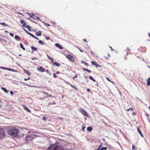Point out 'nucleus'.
Listing matches in <instances>:
<instances>
[{"instance_id": "nucleus-1", "label": "nucleus", "mask_w": 150, "mask_h": 150, "mask_svg": "<svg viewBox=\"0 0 150 150\" xmlns=\"http://www.w3.org/2000/svg\"><path fill=\"white\" fill-rule=\"evenodd\" d=\"M48 150H69L64 149L62 145L58 142H56L53 144H51L47 148Z\"/></svg>"}, {"instance_id": "nucleus-2", "label": "nucleus", "mask_w": 150, "mask_h": 150, "mask_svg": "<svg viewBox=\"0 0 150 150\" xmlns=\"http://www.w3.org/2000/svg\"><path fill=\"white\" fill-rule=\"evenodd\" d=\"M8 133L13 137H16L19 133V130L15 127H11L7 130Z\"/></svg>"}, {"instance_id": "nucleus-3", "label": "nucleus", "mask_w": 150, "mask_h": 150, "mask_svg": "<svg viewBox=\"0 0 150 150\" xmlns=\"http://www.w3.org/2000/svg\"><path fill=\"white\" fill-rule=\"evenodd\" d=\"M35 137V135L33 134H31L30 133V134H27L25 138V140L26 142H29L30 141L32 140Z\"/></svg>"}, {"instance_id": "nucleus-4", "label": "nucleus", "mask_w": 150, "mask_h": 150, "mask_svg": "<svg viewBox=\"0 0 150 150\" xmlns=\"http://www.w3.org/2000/svg\"><path fill=\"white\" fill-rule=\"evenodd\" d=\"M79 111L82 113L83 115L86 117H88V114L86 111L81 108H80L78 110Z\"/></svg>"}, {"instance_id": "nucleus-5", "label": "nucleus", "mask_w": 150, "mask_h": 150, "mask_svg": "<svg viewBox=\"0 0 150 150\" xmlns=\"http://www.w3.org/2000/svg\"><path fill=\"white\" fill-rule=\"evenodd\" d=\"M5 132L4 129L2 128H0V138H2L5 136Z\"/></svg>"}, {"instance_id": "nucleus-6", "label": "nucleus", "mask_w": 150, "mask_h": 150, "mask_svg": "<svg viewBox=\"0 0 150 150\" xmlns=\"http://www.w3.org/2000/svg\"><path fill=\"white\" fill-rule=\"evenodd\" d=\"M66 57L71 62H73L75 60L73 56L70 54H68L67 55Z\"/></svg>"}, {"instance_id": "nucleus-7", "label": "nucleus", "mask_w": 150, "mask_h": 150, "mask_svg": "<svg viewBox=\"0 0 150 150\" xmlns=\"http://www.w3.org/2000/svg\"><path fill=\"white\" fill-rule=\"evenodd\" d=\"M0 68L2 69H3L4 70H7L8 71H14V69H11V68H7L6 67H0Z\"/></svg>"}, {"instance_id": "nucleus-8", "label": "nucleus", "mask_w": 150, "mask_h": 150, "mask_svg": "<svg viewBox=\"0 0 150 150\" xmlns=\"http://www.w3.org/2000/svg\"><path fill=\"white\" fill-rule=\"evenodd\" d=\"M37 69L38 71L41 72H43L45 71L44 69L42 67H38Z\"/></svg>"}, {"instance_id": "nucleus-9", "label": "nucleus", "mask_w": 150, "mask_h": 150, "mask_svg": "<svg viewBox=\"0 0 150 150\" xmlns=\"http://www.w3.org/2000/svg\"><path fill=\"white\" fill-rule=\"evenodd\" d=\"M91 64L93 65H95L96 67H101V66L99 65L97 63V62L95 61H93L92 62Z\"/></svg>"}, {"instance_id": "nucleus-10", "label": "nucleus", "mask_w": 150, "mask_h": 150, "mask_svg": "<svg viewBox=\"0 0 150 150\" xmlns=\"http://www.w3.org/2000/svg\"><path fill=\"white\" fill-rule=\"evenodd\" d=\"M23 107H24V109L26 110L27 112H30V110L25 105H23Z\"/></svg>"}, {"instance_id": "nucleus-11", "label": "nucleus", "mask_w": 150, "mask_h": 150, "mask_svg": "<svg viewBox=\"0 0 150 150\" xmlns=\"http://www.w3.org/2000/svg\"><path fill=\"white\" fill-rule=\"evenodd\" d=\"M55 45L57 47H59L60 49H62L63 48L58 43H56Z\"/></svg>"}, {"instance_id": "nucleus-12", "label": "nucleus", "mask_w": 150, "mask_h": 150, "mask_svg": "<svg viewBox=\"0 0 150 150\" xmlns=\"http://www.w3.org/2000/svg\"><path fill=\"white\" fill-rule=\"evenodd\" d=\"M24 72L26 73L29 76H30L31 75V73L29 72L28 70H26L25 69H24Z\"/></svg>"}, {"instance_id": "nucleus-13", "label": "nucleus", "mask_w": 150, "mask_h": 150, "mask_svg": "<svg viewBox=\"0 0 150 150\" xmlns=\"http://www.w3.org/2000/svg\"><path fill=\"white\" fill-rule=\"evenodd\" d=\"M42 34V32L40 31L37 32L36 33V35L37 36H40Z\"/></svg>"}, {"instance_id": "nucleus-14", "label": "nucleus", "mask_w": 150, "mask_h": 150, "mask_svg": "<svg viewBox=\"0 0 150 150\" xmlns=\"http://www.w3.org/2000/svg\"><path fill=\"white\" fill-rule=\"evenodd\" d=\"M137 131H138V132L140 134L141 136L142 137H143V134H142V133L141 132L140 129L138 127H137Z\"/></svg>"}, {"instance_id": "nucleus-15", "label": "nucleus", "mask_w": 150, "mask_h": 150, "mask_svg": "<svg viewBox=\"0 0 150 150\" xmlns=\"http://www.w3.org/2000/svg\"><path fill=\"white\" fill-rule=\"evenodd\" d=\"M93 129V128L91 127H88L87 128V130L88 131L91 132Z\"/></svg>"}, {"instance_id": "nucleus-16", "label": "nucleus", "mask_w": 150, "mask_h": 150, "mask_svg": "<svg viewBox=\"0 0 150 150\" xmlns=\"http://www.w3.org/2000/svg\"><path fill=\"white\" fill-rule=\"evenodd\" d=\"M147 85L148 86H150V78H149L147 80Z\"/></svg>"}, {"instance_id": "nucleus-17", "label": "nucleus", "mask_w": 150, "mask_h": 150, "mask_svg": "<svg viewBox=\"0 0 150 150\" xmlns=\"http://www.w3.org/2000/svg\"><path fill=\"white\" fill-rule=\"evenodd\" d=\"M1 89L6 93H7L8 92V91L5 88L2 87L1 88Z\"/></svg>"}, {"instance_id": "nucleus-18", "label": "nucleus", "mask_w": 150, "mask_h": 150, "mask_svg": "<svg viewBox=\"0 0 150 150\" xmlns=\"http://www.w3.org/2000/svg\"><path fill=\"white\" fill-rule=\"evenodd\" d=\"M14 38L15 39L17 40H18L19 41L20 40V38L19 37V36L18 35H16L15 36Z\"/></svg>"}, {"instance_id": "nucleus-19", "label": "nucleus", "mask_w": 150, "mask_h": 150, "mask_svg": "<svg viewBox=\"0 0 150 150\" xmlns=\"http://www.w3.org/2000/svg\"><path fill=\"white\" fill-rule=\"evenodd\" d=\"M38 42L42 45H44L45 44V43L43 42L41 40H39Z\"/></svg>"}, {"instance_id": "nucleus-20", "label": "nucleus", "mask_w": 150, "mask_h": 150, "mask_svg": "<svg viewBox=\"0 0 150 150\" xmlns=\"http://www.w3.org/2000/svg\"><path fill=\"white\" fill-rule=\"evenodd\" d=\"M20 47L22 48L23 50H25V48L23 47V46L22 44L21 43L20 44Z\"/></svg>"}, {"instance_id": "nucleus-21", "label": "nucleus", "mask_w": 150, "mask_h": 150, "mask_svg": "<svg viewBox=\"0 0 150 150\" xmlns=\"http://www.w3.org/2000/svg\"><path fill=\"white\" fill-rule=\"evenodd\" d=\"M82 69L83 71H86L89 73H90L91 72V71L90 70L88 69H86L83 68Z\"/></svg>"}, {"instance_id": "nucleus-22", "label": "nucleus", "mask_w": 150, "mask_h": 150, "mask_svg": "<svg viewBox=\"0 0 150 150\" xmlns=\"http://www.w3.org/2000/svg\"><path fill=\"white\" fill-rule=\"evenodd\" d=\"M0 24L2 25L5 26H8V25L6 24L5 23L3 22V23H0Z\"/></svg>"}, {"instance_id": "nucleus-23", "label": "nucleus", "mask_w": 150, "mask_h": 150, "mask_svg": "<svg viewBox=\"0 0 150 150\" xmlns=\"http://www.w3.org/2000/svg\"><path fill=\"white\" fill-rule=\"evenodd\" d=\"M53 64H54L55 65H56V66L59 67L60 66V64L59 63H58L55 62Z\"/></svg>"}, {"instance_id": "nucleus-24", "label": "nucleus", "mask_w": 150, "mask_h": 150, "mask_svg": "<svg viewBox=\"0 0 150 150\" xmlns=\"http://www.w3.org/2000/svg\"><path fill=\"white\" fill-rule=\"evenodd\" d=\"M89 78L91 80L93 81L94 82H95L96 81V80L94 79L91 76H89Z\"/></svg>"}, {"instance_id": "nucleus-25", "label": "nucleus", "mask_w": 150, "mask_h": 150, "mask_svg": "<svg viewBox=\"0 0 150 150\" xmlns=\"http://www.w3.org/2000/svg\"><path fill=\"white\" fill-rule=\"evenodd\" d=\"M26 28H27L28 29V30L29 31H31V27L29 25H27L26 27Z\"/></svg>"}, {"instance_id": "nucleus-26", "label": "nucleus", "mask_w": 150, "mask_h": 150, "mask_svg": "<svg viewBox=\"0 0 150 150\" xmlns=\"http://www.w3.org/2000/svg\"><path fill=\"white\" fill-rule=\"evenodd\" d=\"M31 49L33 50H34L36 51H37V49L36 47H35L33 46H31Z\"/></svg>"}, {"instance_id": "nucleus-27", "label": "nucleus", "mask_w": 150, "mask_h": 150, "mask_svg": "<svg viewBox=\"0 0 150 150\" xmlns=\"http://www.w3.org/2000/svg\"><path fill=\"white\" fill-rule=\"evenodd\" d=\"M32 18L34 19L39 20V18L37 16H34Z\"/></svg>"}, {"instance_id": "nucleus-28", "label": "nucleus", "mask_w": 150, "mask_h": 150, "mask_svg": "<svg viewBox=\"0 0 150 150\" xmlns=\"http://www.w3.org/2000/svg\"><path fill=\"white\" fill-rule=\"evenodd\" d=\"M107 148L106 147H103L101 148L100 149V150H107Z\"/></svg>"}, {"instance_id": "nucleus-29", "label": "nucleus", "mask_w": 150, "mask_h": 150, "mask_svg": "<svg viewBox=\"0 0 150 150\" xmlns=\"http://www.w3.org/2000/svg\"><path fill=\"white\" fill-rule=\"evenodd\" d=\"M21 23L22 24H23L25 23V21L23 19H21L20 21Z\"/></svg>"}, {"instance_id": "nucleus-30", "label": "nucleus", "mask_w": 150, "mask_h": 150, "mask_svg": "<svg viewBox=\"0 0 150 150\" xmlns=\"http://www.w3.org/2000/svg\"><path fill=\"white\" fill-rule=\"evenodd\" d=\"M28 34L33 38H34V37L35 36L34 35L30 33H28Z\"/></svg>"}, {"instance_id": "nucleus-31", "label": "nucleus", "mask_w": 150, "mask_h": 150, "mask_svg": "<svg viewBox=\"0 0 150 150\" xmlns=\"http://www.w3.org/2000/svg\"><path fill=\"white\" fill-rule=\"evenodd\" d=\"M133 149L136 150V148L134 145H133L132 147V150H133Z\"/></svg>"}, {"instance_id": "nucleus-32", "label": "nucleus", "mask_w": 150, "mask_h": 150, "mask_svg": "<svg viewBox=\"0 0 150 150\" xmlns=\"http://www.w3.org/2000/svg\"><path fill=\"white\" fill-rule=\"evenodd\" d=\"M27 25H26V23H23V24L22 25V26L24 28H26V27Z\"/></svg>"}, {"instance_id": "nucleus-33", "label": "nucleus", "mask_w": 150, "mask_h": 150, "mask_svg": "<svg viewBox=\"0 0 150 150\" xmlns=\"http://www.w3.org/2000/svg\"><path fill=\"white\" fill-rule=\"evenodd\" d=\"M1 42L2 43H3V42L6 43V40L2 39Z\"/></svg>"}, {"instance_id": "nucleus-34", "label": "nucleus", "mask_w": 150, "mask_h": 150, "mask_svg": "<svg viewBox=\"0 0 150 150\" xmlns=\"http://www.w3.org/2000/svg\"><path fill=\"white\" fill-rule=\"evenodd\" d=\"M85 126H84L83 125H82V130H83V131H84V129H85Z\"/></svg>"}, {"instance_id": "nucleus-35", "label": "nucleus", "mask_w": 150, "mask_h": 150, "mask_svg": "<svg viewBox=\"0 0 150 150\" xmlns=\"http://www.w3.org/2000/svg\"><path fill=\"white\" fill-rule=\"evenodd\" d=\"M42 120L44 121H45L46 120V117L45 116H44L42 118Z\"/></svg>"}, {"instance_id": "nucleus-36", "label": "nucleus", "mask_w": 150, "mask_h": 150, "mask_svg": "<svg viewBox=\"0 0 150 150\" xmlns=\"http://www.w3.org/2000/svg\"><path fill=\"white\" fill-rule=\"evenodd\" d=\"M45 38L47 40H49L50 39V38L49 37H45Z\"/></svg>"}, {"instance_id": "nucleus-37", "label": "nucleus", "mask_w": 150, "mask_h": 150, "mask_svg": "<svg viewBox=\"0 0 150 150\" xmlns=\"http://www.w3.org/2000/svg\"><path fill=\"white\" fill-rule=\"evenodd\" d=\"M129 110H133V108H129V109H127V111H129Z\"/></svg>"}, {"instance_id": "nucleus-38", "label": "nucleus", "mask_w": 150, "mask_h": 150, "mask_svg": "<svg viewBox=\"0 0 150 150\" xmlns=\"http://www.w3.org/2000/svg\"><path fill=\"white\" fill-rule=\"evenodd\" d=\"M35 16V14H34L32 13V14L30 16V17L33 18Z\"/></svg>"}, {"instance_id": "nucleus-39", "label": "nucleus", "mask_w": 150, "mask_h": 150, "mask_svg": "<svg viewBox=\"0 0 150 150\" xmlns=\"http://www.w3.org/2000/svg\"><path fill=\"white\" fill-rule=\"evenodd\" d=\"M23 30L26 32L27 34H28V33H29V32H28L26 30H25V29H23Z\"/></svg>"}, {"instance_id": "nucleus-40", "label": "nucleus", "mask_w": 150, "mask_h": 150, "mask_svg": "<svg viewBox=\"0 0 150 150\" xmlns=\"http://www.w3.org/2000/svg\"><path fill=\"white\" fill-rule=\"evenodd\" d=\"M10 93L11 95V96H13V91H11L10 92Z\"/></svg>"}, {"instance_id": "nucleus-41", "label": "nucleus", "mask_w": 150, "mask_h": 150, "mask_svg": "<svg viewBox=\"0 0 150 150\" xmlns=\"http://www.w3.org/2000/svg\"><path fill=\"white\" fill-rule=\"evenodd\" d=\"M30 77H29L28 78V79H26V78L25 79H24V80L26 81H27V80H30Z\"/></svg>"}, {"instance_id": "nucleus-42", "label": "nucleus", "mask_w": 150, "mask_h": 150, "mask_svg": "<svg viewBox=\"0 0 150 150\" xmlns=\"http://www.w3.org/2000/svg\"><path fill=\"white\" fill-rule=\"evenodd\" d=\"M47 56L48 57V59H50L51 58V57H50L48 55V54L47 55Z\"/></svg>"}, {"instance_id": "nucleus-43", "label": "nucleus", "mask_w": 150, "mask_h": 150, "mask_svg": "<svg viewBox=\"0 0 150 150\" xmlns=\"http://www.w3.org/2000/svg\"><path fill=\"white\" fill-rule=\"evenodd\" d=\"M10 35H11L12 37H13V35H14V34H13V33H10Z\"/></svg>"}, {"instance_id": "nucleus-44", "label": "nucleus", "mask_w": 150, "mask_h": 150, "mask_svg": "<svg viewBox=\"0 0 150 150\" xmlns=\"http://www.w3.org/2000/svg\"><path fill=\"white\" fill-rule=\"evenodd\" d=\"M84 64L86 66H88V64L87 63H86V62H85Z\"/></svg>"}, {"instance_id": "nucleus-45", "label": "nucleus", "mask_w": 150, "mask_h": 150, "mask_svg": "<svg viewBox=\"0 0 150 150\" xmlns=\"http://www.w3.org/2000/svg\"><path fill=\"white\" fill-rule=\"evenodd\" d=\"M106 79H107L108 81H110V82H112V83H113V82H112V81H111L110 79H109L108 78H107H107H106Z\"/></svg>"}, {"instance_id": "nucleus-46", "label": "nucleus", "mask_w": 150, "mask_h": 150, "mask_svg": "<svg viewBox=\"0 0 150 150\" xmlns=\"http://www.w3.org/2000/svg\"><path fill=\"white\" fill-rule=\"evenodd\" d=\"M73 88L74 89H75L77 91L78 90V89H77V88L76 86H74V87H73Z\"/></svg>"}, {"instance_id": "nucleus-47", "label": "nucleus", "mask_w": 150, "mask_h": 150, "mask_svg": "<svg viewBox=\"0 0 150 150\" xmlns=\"http://www.w3.org/2000/svg\"><path fill=\"white\" fill-rule=\"evenodd\" d=\"M52 105V103L51 102H49V104L48 105H47V106H48L49 105Z\"/></svg>"}, {"instance_id": "nucleus-48", "label": "nucleus", "mask_w": 150, "mask_h": 150, "mask_svg": "<svg viewBox=\"0 0 150 150\" xmlns=\"http://www.w3.org/2000/svg\"><path fill=\"white\" fill-rule=\"evenodd\" d=\"M53 76L54 78H57V76H56V74H54Z\"/></svg>"}, {"instance_id": "nucleus-49", "label": "nucleus", "mask_w": 150, "mask_h": 150, "mask_svg": "<svg viewBox=\"0 0 150 150\" xmlns=\"http://www.w3.org/2000/svg\"><path fill=\"white\" fill-rule=\"evenodd\" d=\"M50 59L52 61V63L54 64V63H53V59L52 58H51Z\"/></svg>"}, {"instance_id": "nucleus-50", "label": "nucleus", "mask_w": 150, "mask_h": 150, "mask_svg": "<svg viewBox=\"0 0 150 150\" xmlns=\"http://www.w3.org/2000/svg\"><path fill=\"white\" fill-rule=\"evenodd\" d=\"M84 77L86 79H88V77L86 76H84Z\"/></svg>"}, {"instance_id": "nucleus-51", "label": "nucleus", "mask_w": 150, "mask_h": 150, "mask_svg": "<svg viewBox=\"0 0 150 150\" xmlns=\"http://www.w3.org/2000/svg\"><path fill=\"white\" fill-rule=\"evenodd\" d=\"M83 40L84 41V42H87V40L86 39H84Z\"/></svg>"}, {"instance_id": "nucleus-52", "label": "nucleus", "mask_w": 150, "mask_h": 150, "mask_svg": "<svg viewBox=\"0 0 150 150\" xmlns=\"http://www.w3.org/2000/svg\"><path fill=\"white\" fill-rule=\"evenodd\" d=\"M47 96H48V97H52V96L51 95H49L48 94L47 95Z\"/></svg>"}, {"instance_id": "nucleus-53", "label": "nucleus", "mask_w": 150, "mask_h": 150, "mask_svg": "<svg viewBox=\"0 0 150 150\" xmlns=\"http://www.w3.org/2000/svg\"><path fill=\"white\" fill-rule=\"evenodd\" d=\"M45 25L47 26H50V25L49 24L47 23H45Z\"/></svg>"}, {"instance_id": "nucleus-54", "label": "nucleus", "mask_w": 150, "mask_h": 150, "mask_svg": "<svg viewBox=\"0 0 150 150\" xmlns=\"http://www.w3.org/2000/svg\"><path fill=\"white\" fill-rule=\"evenodd\" d=\"M31 59L32 60L37 59V58H36V57L32 58H31Z\"/></svg>"}, {"instance_id": "nucleus-55", "label": "nucleus", "mask_w": 150, "mask_h": 150, "mask_svg": "<svg viewBox=\"0 0 150 150\" xmlns=\"http://www.w3.org/2000/svg\"><path fill=\"white\" fill-rule=\"evenodd\" d=\"M77 77V75H75L74 76V77H73V79H74L75 78H76Z\"/></svg>"}, {"instance_id": "nucleus-56", "label": "nucleus", "mask_w": 150, "mask_h": 150, "mask_svg": "<svg viewBox=\"0 0 150 150\" xmlns=\"http://www.w3.org/2000/svg\"><path fill=\"white\" fill-rule=\"evenodd\" d=\"M42 93H43L44 94H46V95H47L48 94V93H46V92H45V91H43V92H42Z\"/></svg>"}, {"instance_id": "nucleus-57", "label": "nucleus", "mask_w": 150, "mask_h": 150, "mask_svg": "<svg viewBox=\"0 0 150 150\" xmlns=\"http://www.w3.org/2000/svg\"><path fill=\"white\" fill-rule=\"evenodd\" d=\"M132 114L133 115H136V113L135 112H133V113H132Z\"/></svg>"}, {"instance_id": "nucleus-58", "label": "nucleus", "mask_w": 150, "mask_h": 150, "mask_svg": "<svg viewBox=\"0 0 150 150\" xmlns=\"http://www.w3.org/2000/svg\"><path fill=\"white\" fill-rule=\"evenodd\" d=\"M87 92H89L90 91V89L88 88H87Z\"/></svg>"}, {"instance_id": "nucleus-59", "label": "nucleus", "mask_w": 150, "mask_h": 150, "mask_svg": "<svg viewBox=\"0 0 150 150\" xmlns=\"http://www.w3.org/2000/svg\"><path fill=\"white\" fill-rule=\"evenodd\" d=\"M34 38H35V39H36L37 40H39V39L38 38H37V37H36L35 36V37H34Z\"/></svg>"}, {"instance_id": "nucleus-60", "label": "nucleus", "mask_w": 150, "mask_h": 150, "mask_svg": "<svg viewBox=\"0 0 150 150\" xmlns=\"http://www.w3.org/2000/svg\"><path fill=\"white\" fill-rule=\"evenodd\" d=\"M85 62L84 61H83V60H81V63L82 64H84V63H85Z\"/></svg>"}, {"instance_id": "nucleus-61", "label": "nucleus", "mask_w": 150, "mask_h": 150, "mask_svg": "<svg viewBox=\"0 0 150 150\" xmlns=\"http://www.w3.org/2000/svg\"><path fill=\"white\" fill-rule=\"evenodd\" d=\"M79 50L81 52H83V50H81L80 48H79Z\"/></svg>"}, {"instance_id": "nucleus-62", "label": "nucleus", "mask_w": 150, "mask_h": 150, "mask_svg": "<svg viewBox=\"0 0 150 150\" xmlns=\"http://www.w3.org/2000/svg\"><path fill=\"white\" fill-rule=\"evenodd\" d=\"M56 104V103L54 102H53L52 103V105L55 104Z\"/></svg>"}, {"instance_id": "nucleus-63", "label": "nucleus", "mask_w": 150, "mask_h": 150, "mask_svg": "<svg viewBox=\"0 0 150 150\" xmlns=\"http://www.w3.org/2000/svg\"><path fill=\"white\" fill-rule=\"evenodd\" d=\"M49 71L48 69H47L46 70V72L48 73H49Z\"/></svg>"}, {"instance_id": "nucleus-64", "label": "nucleus", "mask_w": 150, "mask_h": 150, "mask_svg": "<svg viewBox=\"0 0 150 150\" xmlns=\"http://www.w3.org/2000/svg\"><path fill=\"white\" fill-rule=\"evenodd\" d=\"M71 86L72 88H73V87H74V86H73V85H71Z\"/></svg>"}]
</instances>
